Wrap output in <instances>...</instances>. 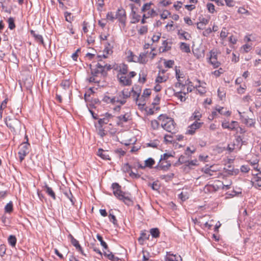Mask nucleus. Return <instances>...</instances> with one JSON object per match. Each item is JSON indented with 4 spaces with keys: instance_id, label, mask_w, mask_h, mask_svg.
<instances>
[{
    "instance_id": "nucleus-1",
    "label": "nucleus",
    "mask_w": 261,
    "mask_h": 261,
    "mask_svg": "<svg viewBox=\"0 0 261 261\" xmlns=\"http://www.w3.org/2000/svg\"><path fill=\"white\" fill-rule=\"evenodd\" d=\"M112 188L114 195L119 200H122L127 206L132 205L133 201L130 197V194L126 193L121 190V186L117 182L113 183Z\"/></svg>"
},
{
    "instance_id": "nucleus-2",
    "label": "nucleus",
    "mask_w": 261,
    "mask_h": 261,
    "mask_svg": "<svg viewBox=\"0 0 261 261\" xmlns=\"http://www.w3.org/2000/svg\"><path fill=\"white\" fill-rule=\"evenodd\" d=\"M158 119L159 120H162L161 126L165 130L172 134L175 133L176 124L172 118L161 115L159 116Z\"/></svg>"
},
{
    "instance_id": "nucleus-3",
    "label": "nucleus",
    "mask_w": 261,
    "mask_h": 261,
    "mask_svg": "<svg viewBox=\"0 0 261 261\" xmlns=\"http://www.w3.org/2000/svg\"><path fill=\"white\" fill-rule=\"evenodd\" d=\"M5 123L12 132H16V129L20 127V122L15 118L7 117Z\"/></svg>"
},
{
    "instance_id": "nucleus-4",
    "label": "nucleus",
    "mask_w": 261,
    "mask_h": 261,
    "mask_svg": "<svg viewBox=\"0 0 261 261\" xmlns=\"http://www.w3.org/2000/svg\"><path fill=\"white\" fill-rule=\"evenodd\" d=\"M30 144L28 142V139L27 141L23 142L20 145L19 148V151H18L19 158L20 162H22L24 160L25 156L29 153V147Z\"/></svg>"
},
{
    "instance_id": "nucleus-5",
    "label": "nucleus",
    "mask_w": 261,
    "mask_h": 261,
    "mask_svg": "<svg viewBox=\"0 0 261 261\" xmlns=\"http://www.w3.org/2000/svg\"><path fill=\"white\" fill-rule=\"evenodd\" d=\"M90 68L91 69V75L97 77L99 74H101V76L105 77L107 75L108 73L106 70H104L102 64L98 63L96 65L95 68H92V65H90Z\"/></svg>"
},
{
    "instance_id": "nucleus-6",
    "label": "nucleus",
    "mask_w": 261,
    "mask_h": 261,
    "mask_svg": "<svg viewBox=\"0 0 261 261\" xmlns=\"http://www.w3.org/2000/svg\"><path fill=\"white\" fill-rule=\"evenodd\" d=\"M203 124V122H198L197 121H195L188 127L186 132V134L193 135L195 134L196 130L200 128Z\"/></svg>"
},
{
    "instance_id": "nucleus-7",
    "label": "nucleus",
    "mask_w": 261,
    "mask_h": 261,
    "mask_svg": "<svg viewBox=\"0 0 261 261\" xmlns=\"http://www.w3.org/2000/svg\"><path fill=\"white\" fill-rule=\"evenodd\" d=\"M116 18L118 19L119 21L123 24L124 25H125L126 16L125 11L122 8H119L116 14Z\"/></svg>"
},
{
    "instance_id": "nucleus-8",
    "label": "nucleus",
    "mask_w": 261,
    "mask_h": 261,
    "mask_svg": "<svg viewBox=\"0 0 261 261\" xmlns=\"http://www.w3.org/2000/svg\"><path fill=\"white\" fill-rule=\"evenodd\" d=\"M117 79L119 82V84L123 86H130L132 84V81L130 78L124 76V75L120 74L118 73L117 74Z\"/></svg>"
},
{
    "instance_id": "nucleus-9",
    "label": "nucleus",
    "mask_w": 261,
    "mask_h": 261,
    "mask_svg": "<svg viewBox=\"0 0 261 261\" xmlns=\"http://www.w3.org/2000/svg\"><path fill=\"white\" fill-rule=\"evenodd\" d=\"M122 169L123 172L128 173L129 176L133 178L137 179L140 177L139 174L135 173L132 170V167L128 163L124 164Z\"/></svg>"
},
{
    "instance_id": "nucleus-10",
    "label": "nucleus",
    "mask_w": 261,
    "mask_h": 261,
    "mask_svg": "<svg viewBox=\"0 0 261 261\" xmlns=\"http://www.w3.org/2000/svg\"><path fill=\"white\" fill-rule=\"evenodd\" d=\"M130 115L128 113H126L124 115H121L117 117L118 121L117 124L119 126L122 125L124 123L127 122L129 119Z\"/></svg>"
},
{
    "instance_id": "nucleus-11",
    "label": "nucleus",
    "mask_w": 261,
    "mask_h": 261,
    "mask_svg": "<svg viewBox=\"0 0 261 261\" xmlns=\"http://www.w3.org/2000/svg\"><path fill=\"white\" fill-rule=\"evenodd\" d=\"M141 91V89L139 86H136L135 88L133 87L132 89L131 90L130 92L133 93L132 96L135 100L136 103H137V102L139 100Z\"/></svg>"
},
{
    "instance_id": "nucleus-12",
    "label": "nucleus",
    "mask_w": 261,
    "mask_h": 261,
    "mask_svg": "<svg viewBox=\"0 0 261 261\" xmlns=\"http://www.w3.org/2000/svg\"><path fill=\"white\" fill-rule=\"evenodd\" d=\"M43 190L49 196L51 197L54 200L56 199V196L55 193L54 192L51 188L49 187L47 184H45L44 186L43 187Z\"/></svg>"
},
{
    "instance_id": "nucleus-13",
    "label": "nucleus",
    "mask_w": 261,
    "mask_h": 261,
    "mask_svg": "<svg viewBox=\"0 0 261 261\" xmlns=\"http://www.w3.org/2000/svg\"><path fill=\"white\" fill-rule=\"evenodd\" d=\"M71 237V244L74 246L76 250H77L78 251L80 252L83 255H86V254L83 252V249L81 245H80L79 241L76 240L75 239L73 238L71 235H70Z\"/></svg>"
},
{
    "instance_id": "nucleus-14",
    "label": "nucleus",
    "mask_w": 261,
    "mask_h": 261,
    "mask_svg": "<svg viewBox=\"0 0 261 261\" xmlns=\"http://www.w3.org/2000/svg\"><path fill=\"white\" fill-rule=\"evenodd\" d=\"M97 154L103 160H111V158L108 154V151L104 150L101 148H99L98 150Z\"/></svg>"
},
{
    "instance_id": "nucleus-15",
    "label": "nucleus",
    "mask_w": 261,
    "mask_h": 261,
    "mask_svg": "<svg viewBox=\"0 0 261 261\" xmlns=\"http://www.w3.org/2000/svg\"><path fill=\"white\" fill-rule=\"evenodd\" d=\"M149 237L150 235L149 234H147V231L146 230L141 231L140 237L138 239L140 244L143 245L144 241L145 240H148Z\"/></svg>"
},
{
    "instance_id": "nucleus-16",
    "label": "nucleus",
    "mask_w": 261,
    "mask_h": 261,
    "mask_svg": "<svg viewBox=\"0 0 261 261\" xmlns=\"http://www.w3.org/2000/svg\"><path fill=\"white\" fill-rule=\"evenodd\" d=\"M132 7V19L131 20L132 23H136L138 22L140 19V15L138 14L133 9L134 5H131Z\"/></svg>"
},
{
    "instance_id": "nucleus-17",
    "label": "nucleus",
    "mask_w": 261,
    "mask_h": 261,
    "mask_svg": "<svg viewBox=\"0 0 261 261\" xmlns=\"http://www.w3.org/2000/svg\"><path fill=\"white\" fill-rule=\"evenodd\" d=\"M177 34L180 36L179 39H184L186 40H189L191 37L190 34H189L187 32L185 31H182V30H179L178 31Z\"/></svg>"
},
{
    "instance_id": "nucleus-18",
    "label": "nucleus",
    "mask_w": 261,
    "mask_h": 261,
    "mask_svg": "<svg viewBox=\"0 0 261 261\" xmlns=\"http://www.w3.org/2000/svg\"><path fill=\"white\" fill-rule=\"evenodd\" d=\"M126 101L125 100L120 99L118 96H116L111 98L109 103L115 105L117 102L121 104V105H123L126 103Z\"/></svg>"
},
{
    "instance_id": "nucleus-19",
    "label": "nucleus",
    "mask_w": 261,
    "mask_h": 261,
    "mask_svg": "<svg viewBox=\"0 0 261 261\" xmlns=\"http://www.w3.org/2000/svg\"><path fill=\"white\" fill-rule=\"evenodd\" d=\"M165 163L166 164H164V162L160 163L155 168H158L163 170H167L171 167V163L170 161H167L165 162Z\"/></svg>"
},
{
    "instance_id": "nucleus-20",
    "label": "nucleus",
    "mask_w": 261,
    "mask_h": 261,
    "mask_svg": "<svg viewBox=\"0 0 261 261\" xmlns=\"http://www.w3.org/2000/svg\"><path fill=\"white\" fill-rule=\"evenodd\" d=\"M239 113L241 119H242V120L246 125H249L250 126H251L252 125H253V124L254 123V121L253 119H250L248 117H244L242 115L241 112H239Z\"/></svg>"
},
{
    "instance_id": "nucleus-21",
    "label": "nucleus",
    "mask_w": 261,
    "mask_h": 261,
    "mask_svg": "<svg viewBox=\"0 0 261 261\" xmlns=\"http://www.w3.org/2000/svg\"><path fill=\"white\" fill-rule=\"evenodd\" d=\"M147 52L146 53H141L139 55V57H136L137 58V61L136 62H139L140 63L145 64L146 63L147 60H146V57Z\"/></svg>"
},
{
    "instance_id": "nucleus-22",
    "label": "nucleus",
    "mask_w": 261,
    "mask_h": 261,
    "mask_svg": "<svg viewBox=\"0 0 261 261\" xmlns=\"http://www.w3.org/2000/svg\"><path fill=\"white\" fill-rule=\"evenodd\" d=\"M224 108L222 107H217L215 109L216 111H217L220 114L223 115L224 116H230L231 114V112L229 111H223Z\"/></svg>"
},
{
    "instance_id": "nucleus-23",
    "label": "nucleus",
    "mask_w": 261,
    "mask_h": 261,
    "mask_svg": "<svg viewBox=\"0 0 261 261\" xmlns=\"http://www.w3.org/2000/svg\"><path fill=\"white\" fill-rule=\"evenodd\" d=\"M119 72L120 74L126 75L128 72V66L125 64H122L119 66Z\"/></svg>"
},
{
    "instance_id": "nucleus-24",
    "label": "nucleus",
    "mask_w": 261,
    "mask_h": 261,
    "mask_svg": "<svg viewBox=\"0 0 261 261\" xmlns=\"http://www.w3.org/2000/svg\"><path fill=\"white\" fill-rule=\"evenodd\" d=\"M31 34L34 37L37 42L42 44H44L43 39L41 35L36 34L35 31L32 30L31 31Z\"/></svg>"
},
{
    "instance_id": "nucleus-25",
    "label": "nucleus",
    "mask_w": 261,
    "mask_h": 261,
    "mask_svg": "<svg viewBox=\"0 0 261 261\" xmlns=\"http://www.w3.org/2000/svg\"><path fill=\"white\" fill-rule=\"evenodd\" d=\"M155 164V161L151 158H149L145 161V164L144 167H148L149 168H152V166Z\"/></svg>"
},
{
    "instance_id": "nucleus-26",
    "label": "nucleus",
    "mask_w": 261,
    "mask_h": 261,
    "mask_svg": "<svg viewBox=\"0 0 261 261\" xmlns=\"http://www.w3.org/2000/svg\"><path fill=\"white\" fill-rule=\"evenodd\" d=\"M150 233L152 237L154 238H158L160 237V231L158 228H153L150 230Z\"/></svg>"
},
{
    "instance_id": "nucleus-27",
    "label": "nucleus",
    "mask_w": 261,
    "mask_h": 261,
    "mask_svg": "<svg viewBox=\"0 0 261 261\" xmlns=\"http://www.w3.org/2000/svg\"><path fill=\"white\" fill-rule=\"evenodd\" d=\"M108 252L105 251L103 252L104 256H106L109 259L111 260H115L116 259L118 260V258L117 257H115L114 255L111 252H110L109 250H108Z\"/></svg>"
},
{
    "instance_id": "nucleus-28",
    "label": "nucleus",
    "mask_w": 261,
    "mask_h": 261,
    "mask_svg": "<svg viewBox=\"0 0 261 261\" xmlns=\"http://www.w3.org/2000/svg\"><path fill=\"white\" fill-rule=\"evenodd\" d=\"M180 49L185 53H188L190 52V46L186 43L181 42L180 45Z\"/></svg>"
},
{
    "instance_id": "nucleus-29",
    "label": "nucleus",
    "mask_w": 261,
    "mask_h": 261,
    "mask_svg": "<svg viewBox=\"0 0 261 261\" xmlns=\"http://www.w3.org/2000/svg\"><path fill=\"white\" fill-rule=\"evenodd\" d=\"M130 95V92H125L124 90H122L121 92L119 93V97L120 99H124L126 100V99L128 98Z\"/></svg>"
},
{
    "instance_id": "nucleus-30",
    "label": "nucleus",
    "mask_w": 261,
    "mask_h": 261,
    "mask_svg": "<svg viewBox=\"0 0 261 261\" xmlns=\"http://www.w3.org/2000/svg\"><path fill=\"white\" fill-rule=\"evenodd\" d=\"M163 46L161 47L160 48L161 52H165L171 49L170 46H168V42L167 40H164L162 43Z\"/></svg>"
},
{
    "instance_id": "nucleus-31",
    "label": "nucleus",
    "mask_w": 261,
    "mask_h": 261,
    "mask_svg": "<svg viewBox=\"0 0 261 261\" xmlns=\"http://www.w3.org/2000/svg\"><path fill=\"white\" fill-rule=\"evenodd\" d=\"M9 244L12 247H15L16 244L17 239L15 236L11 235L9 237L8 239Z\"/></svg>"
},
{
    "instance_id": "nucleus-32",
    "label": "nucleus",
    "mask_w": 261,
    "mask_h": 261,
    "mask_svg": "<svg viewBox=\"0 0 261 261\" xmlns=\"http://www.w3.org/2000/svg\"><path fill=\"white\" fill-rule=\"evenodd\" d=\"M13 210V202L10 201L5 207V212L7 213H11Z\"/></svg>"
},
{
    "instance_id": "nucleus-33",
    "label": "nucleus",
    "mask_w": 261,
    "mask_h": 261,
    "mask_svg": "<svg viewBox=\"0 0 261 261\" xmlns=\"http://www.w3.org/2000/svg\"><path fill=\"white\" fill-rule=\"evenodd\" d=\"M253 185L255 187H261V177L257 176L254 178V181L252 182Z\"/></svg>"
},
{
    "instance_id": "nucleus-34",
    "label": "nucleus",
    "mask_w": 261,
    "mask_h": 261,
    "mask_svg": "<svg viewBox=\"0 0 261 261\" xmlns=\"http://www.w3.org/2000/svg\"><path fill=\"white\" fill-rule=\"evenodd\" d=\"M96 238L97 240L100 242V245L103 247V248L107 250L108 249V246L107 243L103 240L102 237L100 234H97Z\"/></svg>"
},
{
    "instance_id": "nucleus-35",
    "label": "nucleus",
    "mask_w": 261,
    "mask_h": 261,
    "mask_svg": "<svg viewBox=\"0 0 261 261\" xmlns=\"http://www.w3.org/2000/svg\"><path fill=\"white\" fill-rule=\"evenodd\" d=\"M153 5L152 2L147 3L143 5L141 8V12H145L150 10L151 6Z\"/></svg>"
},
{
    "instance_id": "nucleus-36",
    "label": "nucleus",
    "mask_w": 261,
    "mask_h": 261,
    "mask_svg": "<svg viewBox=\"0 0 261 261\" xmlns=\"http://www.w3.org/2000/svg\"><path fill=\"white\" fill-rule=\"evenodd\" d=\"M174 136L172 135H165L164 136V141L166 143H172L175 141L174 139H173Z\"/></svg>"
},
{
    "instance_id": "nucleus-37",
    "label": "nucleus",
    "mask_w": 261,
    "mask_h": 261,
    "mask_svg": "<svg viewBox=\"0 0 261 261\" xmlns=\"http://www.w3.org/2000/svg\"><path fill=\"white\" fill-rule=\"evenodd\" d=\"M148 32V27L147 25L141 26L138 30V32L140 35H143L146 34Z\"/></svg>"
},
{
    "instance_id": "nucleus-38",
    "label": "nucleus",
    "mask_w": 261,
    "mask_h": 261,
    "mask_svg": "<svg viewBox=\"0 0 261 261\" xmlns=\"http://www.w3.org/2000/svg\"><path fill=\"white\" fill-rule=\"evenodd\" d=\"M138 106L140 109H143V107L145 105L146 103L145 102V97L141 96V97L139 99L137 103Z\"/></svg>"
},
{
    "instance_id": "nucleus-39",
    "label": "nucleus",
    "mask_w": 261,
    "mask_h": 261,
    "mask_svg": "<svg viewBox=\"0 0 261 261\" xmlns=\"http://www.w3.org/2000/svg\"><path fill=\"white\" fill-rule=\"evenodd\" d=\"M170 157H173V155L171 153H165L163 155H161L159 164H160L162 161H166Z\"/></svg>"
},
{
    "instance_id": "nucleus-40",
    "label": "nucleus",
    "mask_w": 261,
    "mask_h": 261,
    "mask_svg": "<svg viewBox=\"0 0 261 261\" xmlns=\"http://www.w3.org/2000/svg\"><path fill=\"white\" fill-rule=\"evenodd\" d=\"M8 22L9 24V28L10 30H13L15 28V24L14 23V19L12 17H10L8 19Z\"/></svg>"
},
{
    "instance_id": "nucleus-41",
    "label": "nucleus",
    "mask_w": 261,
    "mask_h": 261,
    "mask_svg": "<svg viewBox=\"0 0 261 261\" xmlns=\"http://www.w3.org/2000/svg\"><path fill=\"white\" fill-rule=\"evenodd\" d=\"M107 19L110 20L112 22H113L116 18V14L114 15L112 12H109L107 14Z\"/></svg>"
},
{
    "instance_id": "nucleus-42",
    "label": "nucleus",
    "mask_w": 261,
    "mask_h": 261,
    "mask_svg": "<svg viewBox=\"0 0 261 261\" xmlns=\"http://www.w3.org/2000/svg\"><path fill=\"white\" fill-rule=\"evenodd\" d=\"M70 85V82L69 80H64L61 83V86L64 89H68Z\"/></svg>"
},
{
    "instance_id": "nucleus-43",
    "label": "nucleus",
    "mask_w": 261,
    "mask_h": 261,
    "mask_svg": "<svg viewBox=\"0 0 261 261\" xmlns=\"http://www.w3.org/2000/svg\"><path fill=\"white\" fill-rule=\"evenodd\" d=\"M109 122V120L107 117H103L102 118H100L98 120V124L100 126H102L103 124H106L108 123Z\"/></svg>"
},
{
    "instance_id": "nucleus-44",
    "label": "nucleus",
    "mask_w": 261,
    "mask_h": 261,
    "mask_svg": "<svg viewBox=\"0 0 261 261\" xmlns=\"http://www.w3.org/2000/svg\"><path fill=\"white\" fill-rule=\"evenodd\" d=\"M128 55L127 57V61L128 62H136V61L134 59L135 56L134 55L132 51L129 50L128 51Z\"/></svg>"
},
{
    "instance_id": "nucleus-45",
    "label": "nucleus",
    "mask_w": 261,
    "mask_h": 261,
    "mask_svg": "<svg viewBox=\"0 0 261 261\" xmlns=\"http://www.w3.org/2000/svg\"><path fill=\"white\" fill-rule=\"evenodd\" d=\"M148 186L150 187L153 190L158 191L160 189V186L157 182L154 181L152 184L149 183Z\"/></svg>"
},
{
    "instance_id": "nucleus-46",
    "label": "nucleus",
    "mask_w": 261,
    "mask_h": 261,
    "mask_svg": "<svg viewBox=\"0 0 261 261\" xmlns=\"http://www.w3.org/2000/svg\"><path fill=\"white\" fill-rule=\"evenodd\" d=\"M209 62L213 65L214 68H218L220 65V63L217 61V59L216 60H209Z\"/></svg>"
},
{
    "instance_id": "nucleus-47",
    "label": "nucleus",
    "mask_w": 261,
    "mask_h": 261,
    "mask_svg": "<svg viewBox=\"0 0 261 261\" xmlns=\"http://www.w3.org/2000/svg\"><path fill=\"white\" fill-rule=\"evenodd\" d=\"M197 162H198V161L197 160H192V161L188 160L186 166H188L190 168H191L192 166H195L198 165Z\"/></svg>"
},
{
    "instance_id": "nucleus-48",
    "label": "nucleus",
    "mask_w": 261,
    "mask_h": 261,
    "mask_svg": "<svg viewBox=\"0 0 261 261\" xmlns=\"http://www.w3.org/2000/svg\"><path fill=\"white\" fill-rule=\"evenodd\" d=\"M71 13H69L68 12H66L64 13V16H65L66 21H67L69 22H70V23L73 20V17H71Z\"/></svg>"
},
{
    "instance_id": "nucleus-49",
    "label": "nucleus",
    "mask_w": 261,
    "mask_h": 261,
    "mask_svg": "<svg viewBox=\"0 0 261 261\" xmlns=\"http://www.w3.org/2000/svg\"><path fill=\"white\" fill-rule=\"evenodd\" d=\"M174 64V61L171 60L165 61L164 62V65L166 68H172Z\"/></svg>"
},
{
    "instance_id": "nucleus-50",
    "label": "nucleus",
    "mask_w": 261,
    "mask_h": 261,
    "mask_svg": "<svg viewBox=\"0 0 261 261\" xmlns=\"http://www.w3.org/2000/svg\"><path fill=\"white\" fill-rule=\"evenodd\" d=\"M206 7L210 13H214L215 11V6L212 3H207Z\"/></svg>"
},
{
    "instance_id": "nucleus-51",
    "label": "nucleus",
    "mask_w": 261,
    "mask_h": 261,
    "mask_svg": "<svg viewBox=\"0 0 261 261\" xmlns=\"http://www.w3.org/2000/svg\"><path fill=\"white\" fill-rule=\"evenodd\" d=\"M109 218L110 221L112 222L114 225H117V220L116 218V217L114 215L112 214L111 213H110L109 215Z\"/></svg>"
},
{
    "instance_id": "nucleus-52",
    "label": "nucleus",
    "mask_w": 261,
    "mask_h": 261,
    "mask_svg": "<svg viewBox=\"0 0 261 261\" xmlns=\"http://www.w3.org/2000/svg\"><path fill=\"white\" fill-rule=\"evenodd\" d=\"M98 134L101 137H103L107 135L106 131L103 128L102 126H100L98 128Z\"/></svg>"
},
{
    "instance_id": "nucleus-53",
    "label": "nucleus",
    "mask_w": 261,
    "mask_h": 261,
    "mask_svg": "<svg viewBox=\"0 0 261 261\" xmlns=\"http://www.w3.org/2000/svg\"><path fill=\"white\" fill-rule=\"evenodd\" d=\"M238 126V122L236 121H232L230 123L229 129L231 130H235L236 127Z\"/></svg>"
},
{
    "instance_id": "nucleus-54",
    "label": "nucleus",
    "mask_w": 261,
    "mask_h": 261,
    "mask_svg": "<svg viewBox=\"0 0 261 261\" xmlns=\"http://www.w3.org/2000/svg\"><path fill=\"white\" fill-rule=\"evenodd\" d=\"M151 125L153 129H157L159 126V123L156 120H153L151 121Z\"/></svg>"
},
{
    "instance_id": "nucleus-55",
    "label": "nucleus",
    "mask_w": 261,
    "mask_h": 261,
    "mask_svg": "<svg viewBox=\"0 0 261 261\" xmlns=\"http://www.w3.org/2000/svg\"><path fill=\"white\" fill-rule=\"evenodd\" d=\"M148 17H153L158 15L156 12L153 9L150 10H149L146 14Z\"/></svg>"
},
{
    "instance_id": "nucleus-56",
    "label": "nucleus",
    "mask_w": 261,
    "mask_h": 261,
    "mask_svg": "<svg viewBox=\"0 0 261 261\" xmlns=\"http://www.w3.org/2000/svg\"><path fill=\"white\" fill-rule=\"evenodd\" d=\"M6 251V246L2 244L0 245V256H3L5 253Z\"/></svg>"
},
{
    "instance_id": "nucleus-57",
    "label": "nucleus",
    "mask_w": 261,
    "mask_h": 261,
    "mask_svg": "<svg viewBox=\"0 0 261 261\" xmlns=\"http://www.w3.org/2000/svg\"><path fill=\"white\" fill-rule=\"evenodd\" d=\"M167 79H166L164 76H161L158 75L155 79V82L158 83H161L163 82L166 81Z\"/></svg>"
},
{
    "instance_id": "nucleus-58",
    "label": "nucleus",
    "mask_w": 261,
    "mask_h": 261,
    "mask_svg": "<svg viewBox=\"0 0 261 261\" xmlns=\"http://www.w3.org/2000/svg\"><path fill=\"white\" fill-rule=\"evenodd\" d=\"M96 76H94V75H92L89 76L88 79H87V81L90 82V83H99V81H97L96 79Z\"/></svg>"
},
{
    "instance_id": "nucleus-59",
    "label": "nucleus",
    "mask_w": 261,
    "mask_h": 261,
    "mask_svg": "<svg viewBox=\"0 0 261 261\" xmlns=\"http://www.w3.org/2000/svg\"><path fill=\"white\" fill-rule=\"evenodd\" d=\"M174 95L178 97L181 101H185L186 100V98L181 95V91L175 93Z\"/></svg>"
},
{
    "instance_id": "nucleus-60",
    "label": "nucleus",
    "mask_w": 261,
    "mask_h": 261,
    "mask_svg": "<svg viewBox=\"0 0 261 261\" xmlns=\"http://www.w3.org/2000/svg\"><path fill=\"white\" fill-rule=\"evenodd\" d=\"M63 194L67 198H69V197H72V193L71 191L68 188H65L63 191Z\"/></svg>"
},
{
    "instance_id": "nucleus-61",
    "label": "nucleus",
    "mask_w": 261,
    "mask_h": 261,
    "mask_svg": "<svg viewBox=\"0 0 261 261\" xmlns=\"http://www.w3.org/2000/svg\"><path fill=\"white\" fill-rule=\"evenodd\" d=\"M187 161L188 160L186 159V157L182 155L180 156L178 160V162H179L180 164H185L186 165Z\"/></svg>"
},
{
    "instance_id": "nucleus-62",
    "label": "nucleus",
    "mask_w": 261,
    "mask_h": 261,
    "mask_svg": "<svg viewBox=\"0 0 261 261\" xmlns=\"http://www.w3.org/2000/svg\"><path fill=\"white\" fill-rule=\"evenodd\" d=\"M227 34H228L227 32L226 31V28H223L220 33V37L222 39H224L227 36Z\"/></svg>"
},
{
    "instance_id": "nucleus-63",
    "label": "nucleus",
    "mask_w": 261,
    "mask_h": 261,
    "mask_svg": "<svg viewBox=\"0 0 261 261\" xmlns=\"http://www.w3.org/2000/svg\"><path fill=\"white\" fill-rule=\"evenodd\" d=\"M199 23H200L202 25H206L209 22L208 19H206L204 17H199Z\"/></svg>"
},
{
    "instance_id": "nucleus-64",
    "label": "nucleus",
    "mask_w": 261,
    "mask_h": 261,
    "mask_svg": "<svg viewBox=\"0 0 261 261\" xmlns=\"http://www.w3.org/2000/svg\"><path fill=\"white\" fill-rule=\"evenodd\" d=\"M223 72V70L220 68L218 70H216L213 72L216 77L219 76Z\"/></svg>"
}]
</instances>
